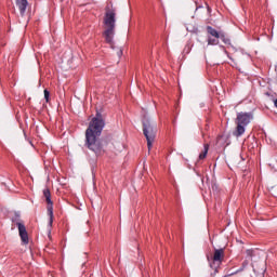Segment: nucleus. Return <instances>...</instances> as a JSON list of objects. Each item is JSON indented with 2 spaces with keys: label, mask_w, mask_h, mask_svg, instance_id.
Here are the masks:
<instances>
[{
  "label": "nucleus",
  "mask_w": 277,
  "mask_h": 277,
  "mask_svg": "<svg viewBox=\"0 0 277 277\" xmlns=\"http://www.w3.org/2000/svg\"><path fill=\"white\" fill-rule=\"evenodd\" d=\"M119 55H122V50L119 51Z\"/></svg>",
  "instance_id": "obj_14"
},
{
  "label": "nucleus",
  "mask_w": 277,
  "mask_h": 277,
  "mask_svg": "<svg viewBox=\"0 0 277 277\" xmlns=\"http://www.w3.org/2000/svg\"><path fill=\"white\" fill-rule=\"evenodd\" d=\"M43 196L48 203V213L50 216V225L53 224V201L51 200V190L49 188H45L43 190Z\"/></svg>",
  "instance_id": "obj_6"
},
{
  "label": "nucleus",
  "mask_w": 277,
  "mask_h": 277,
  "mask_svg": "<svg viewBox=\"0 0 277 277\" xmlns=\"http://www.w3.org/2000/svg\"><path fill=\"white\" fill-rule=\"evenodd\" d=\"M208 44H210V45H213V44H217V38H209L208 39Z\"/></svg>",
  "instance_id": "obj_11"
},
{
  "label": "nucleus",
  "mask_w": 277,
  "mask_h": 277,
  "mask_svg": "<svg viewBox=\"0 0 277 277\" xmlns=\"http://www.w3.org/2000/svg\"><path fill=\"white\" fill-rule=\"evenodd\" d=\"M208 32L210 34V36L216 38V40L220 38V34L217 32V30L213 29L212 27H208Z\"/></svg>",
  "instance_id": "obj_10"
},
{
  "label": "nucleus",
  "mask_w": 277,
  "mask_h": 277,
  "mask_svg": "<svg viewBox=\"0 0 277 277\" xmlns=\"http://www.w3.org/2000/svg\"><path fill=\"white\" fill-rule=\"evenodd\" d=\"M49 97H50L49 91L44 90V98H45L47 103H49Z\"/></svg>",
  "instance_id": "obj_12"
},
{
  "label": "nucleus",
  "mask_w": 277,
  "mask_h": 277,
  "mask_svg": "<svg viewBox=\"0 0 277 277\" xmlns=\"http://www.w3.org/2000/svg\"><path fill=\"white\" fill-rule=\"evenodd\" d=\"M105 127V119L101 113H97L95 117L89 123V127L85 131V142L88 148L93 150L94 153H98L101 150V142L98 137H101V133L103 132V128Z\"/></svg>",
  "instance_id": "obj_1"
},
{
  "label": "nucleus",
  "mask_w": 277,
  "mask_h": 277,
  "mask_svg": "<svg viewBox=\"0 0 277 277\" xmlns=\"http://www.w3.org/2000/svg\"><path fill=\"white\" fill-rule=\"evenodd\" d=\"M15 2L19 10L21 16L22 17L25 16V12H27V5H28L27 0H15Z\"/></svg>",
  "instance_id": "obj_8"
},
{
  "label": "nucleus",
  "mask_w": 277,
  "mask_h": 277,
  "mask_svg": "<svg viewBox=\"0 0 277 277\" xmlns=\"http://www.w3.org/2000/svg\"><path fill=\"white\" fill-rule=\"evenodd\" d=\"M209 153V144L203 146V150L199 154V159H205Z\"/></svg>",
  "instance_id": "obj_9"
},
{
  "label": "nucleus",
  "mask_w": 277,
  "mask_h": 277,
  "mask_svg": "<svg viewBox=\"0 0 277 277\" xmlns=\"http://www.w3.org/2000/svg\"><path fill=\"white\" fill-rule=\"evenodd\" d=\"M143 133L147 140V148L150 150V148H153L155 137H157V129L150 124V120H148L147 116L143 117Z\"/></svg>",
  "instance_id": "obj_3"
},
{
  "label": "nucleus",
  "mask_w": 277,
  "mask_h": 277,
  "mask_svg": "<svg viewBox=\"0 0 277 277\" xmlns=\"http://www.w3.org/2000/svg\"><path fill=\"white\" fill-rule=\"evenodd\" d=\"M247 255L250 258L254 256V251L252 249L247 250Z\"/></svg>",
  "instance_id": "obj_13"
},
{
  "label": "nucleus",
  "mask_w": 277,
  "mask_h": 277,
  "mask_svg": "<svg viewBox=\"0 0 277 277\" xmlns=\"http://www.w3.org/2000/svg\"><path fill=\"white\" fill-rule=\"evenodd\" d=\"M16 226L18 228V233H19L22 242L25 245L29 243V235L27 234V227H25V224L17 222Z\"/></svg>",
  "instance_id": "obj_7"
},
{
  "label": "nucleus",
  "mask_w": 277,
  "mask_h": 277,
  "mask_svg": "<svg viewBox=\"0 0 277 277\" xmlns=\"http://www.w3.org/2000/svg\"><path fill=\"white\" fill-rule=\"evenodd\" d=\"M275 107H277V100L275 101Z\"/></svg>",
  "instance_id": "obj_15"
},
{
  "label": "nucleus",
  "mask_w": 277,
  "mask_h": 277,
  "mask_svg": "<svg viewBox=\"0 0 277 277\" xmlns=\"http://www.w3.org/2000/svg\"><path fill=\"white\" fill-rule=\"evenodd\" d=\"M250 120H252L251 115L246 113L238 114L236 119L237 128L234 132V135H236V137H239V135H243V133H246V127L247 124H250Z\"/></svg>",
  "instance_id": "obj_4"
},
{
  "label": "nucleus",
  "mask_w": 277,
  "mask_h": 277,
  "mask_svg": "<svg viewBox=\"0 0 277 277\" xmlns=\"http://www.w3.org/2000/svg\"><path fill=\"white\" fill-rule=\"evenodd\" d=\"M115 34H116V10L107 8L104 16L103 36L108 44H114Z\"/></svg>",
  "instance_id": "obj_2"
},
{
  "label": "nucleus",
  "mask_w": 277,
  "mask_h": 277,
  "mask_svg": "<svg viewBox=\"0 0 277 277\" xmlns=\"http://www.w3.org/2000/svg\"><path fill=\"white\" fill-rule=\"evenodd\" d=\"M222 261H224V249H215L212 263L210 264V267L214 269V274H217V268L222 265Z\"/></svg>",
  "instance_id": "obj_5"
}]
</instances>
